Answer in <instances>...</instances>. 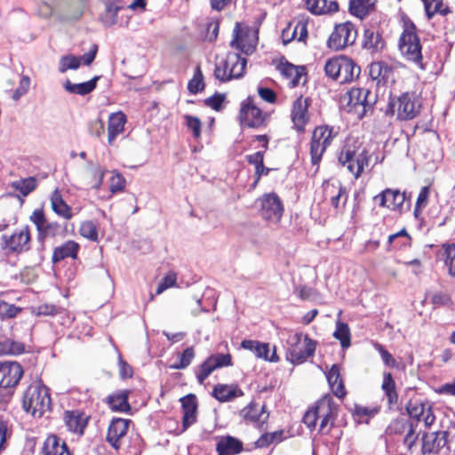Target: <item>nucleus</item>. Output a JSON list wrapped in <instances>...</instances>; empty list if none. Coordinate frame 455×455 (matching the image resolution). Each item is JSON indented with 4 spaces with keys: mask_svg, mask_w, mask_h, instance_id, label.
<instances>
[{
    "mask_svg": "<svg viewBox=\"0 0 455 455\" xmlns=\"http://www.w3.org/2000/svg\"><path fill=\"white\" fill-rule=\"evenodd\" d=\"M188 89L193 94H196L204 89V77L199 67L196 68L193 78L188 82Z\"/></svg>",
    "mask_w": 455,
    "mask_h": 455,
    "instance_id": "obj_52",
    "label": "nucleus"
},
{
    "mask_svg": "<svg viewBox=\"0 0 455 455\" xmlns=\"http://www.w3.org/2000/svg\"><path fill=\"white\" fill-rule=\"evenodd\" d=\"M20 311H21L20 307H16L13 304H9L4 300H0V318L1 319L14 318Z\"/></svg>",
    "mask_w": 455,
    "mask_h": 455,
    "instance_id": "obj_56",
    "label": "nucleus"
},
{
    "mask_svg": "<svg viewBox=\"0 0 455 455\" xmlns=\"http://www.w3.org/2000/svg\"><path fill=\"white\" fill-rule=\"evenodd\" d=\"M324 72L332 80L347 84L359 76L361 68L351 58L341 55L329 59L324 65Z\"/></svg>",
    "mask_w": 455,
    "mask_h": 455,
    "instance_id": "obj_3",
    "label": "nucleus"
},
{
    "mask_svg": "<svg viewBox=\"0 0 455 455\" xmlns=\"http://www.w3.org/2000/svg\"><path fill=\"white\" fill-rule=\"evenodd\" d=\"M176 283V275L174 274L166 275L158 283L156 294H161L166 289L174 286Z\"/></svg>",
    "mask_w": 455,
    "mask_h": 455,
    "instance_id": "obj_64",
    "label": "nucleus"
},
{
    "mask_svg": "<svg viewBox=\"0 0 455 455\" xmlns=\"http://www.w3.org/2000/svg\"><path fill=\"white\" fill-rule=\"evenodd\" d=\"M52 399L49 389L41 382L32 383L28 387L22 397L24 411L35 418H41L51 410Z\"/></svg>",
    "mask_w": 455,
    "mask_h": 455,
    "instance_id": "obj_1",
    "label": "nucleus"
},
{
    "mask_svg": "<svg viewBox=\"0 0 455 455\" xmlns=\"http://www.w3.org/2000/svg\"><path fill=\"white\" fill-rule=\"evenodd\" d=\"M79 247L76 242L73 240L67 241L62 245L54 249L52 257V262L57 263L66 258L76 259Z\"/></svg>",
    "mask_w": 455,
    "mask_h": 455,
    "instance_id": "obj_29",
    "label": "nucleus"
},
{
    "mask_svg": "<svg viewBox=\"0 0 455 455\" xmlns=\"http://www.w3.org/2000/svg\"><path fill=\"white\" fill-rule=\"evenodd\" d=\"M225 99V94L216 92L212 96L204 100V105L215 111H220L222 108V103L224 102Z\"/></svg>",
    "mask_w": 455,
    "mask_h": 455,
    "instance_id": "obj_58",
    "label": "nucleus"
},
{
    "mask_svg": "<svg viewBox=\"0 0 455 455\" xmlns=\"http://www.w3.org/2000/svg\"><path fill=\"white\" fill-rule=\"evenodd\" d=\"M10 186L23 196H27L36 188L37 180L35 177L20 179L12 181Z\"/></svg>",
    "mask_w": 455,
    "mask_h": 455,
    "instance_id": "obj_38",
    "label": "nucleus"
},
{
    "mask_svg": "<svg viewBox=\"0 0 455 455\" xmlns=\"http://www.w3.org/2000/svg\"><path fill=\"white\" fill-rule=\"evenodd\" d=\"M370 157L366 148L355 149V147L346 144L338 155V162L340 165L347 167V171L357 179L369 165Z\"/></svg>",
    "mask_w": 455,
    "mask_h": 455,
    "instance_id": "obj_4",
    "label": "nucleus"
},
{
    "mask_svg": "<svg viewBox=\"0 0 455 455\" xmlns=\"http://www.w3.org/2000/svg\"><path fill=\"white\" fill-rule=\"evenodd\" d=\"M256 205L263 220L274 224L280 222L284 208L277 194L272 192L262 195L256 200Z\"/></svg>",
    "mask_w": 455,
    "mask_h": 455,
    "instance_id": "obj_9",
    "label": "nucleus"
},
{
    "mask_svg": "<svg viewBox=\"0 0 455 455\" xmlns=\"http://www.w3.org/2000/svg\"><path fill=\"white\" fill-rule=\"evenodd\" d=\"M90 417L79 410L66 411L64 421L69 431L83 435Z\"/></svg>",
    "mask_w": 455,
    "mask_h": 455,
    "instance_id": "obj_19",
    "label": "nucleus"
},
{
    "mask_svg": "<svg viewBox=\"0 0 455 455\" xmlns=\"http://www.w3.org/2000/svg\"><path fill=\"white\" fill-rule=\"evenodd\" d=\"M381 388L387 396L388 408L394 409L398 403V394L395 390V382L390 372L383 373V382Z\"/></svg>",
    "mask_w": 455,
    "mask_h": 455,
    "instance_id": "obj_32",
    "label": "nucleus"
},
{
    "mask_svg": "<svg viewBox=\"0 0 455 455\" xmlns=\"http://www.w3.org/2000/svg\"><path fill=\"white\" fill-rule=\"evenodd\" d=\"M180 401L183 411L182 431H185L196 421V396L189 394L181 397Z\"/></svg>",
    "mask_w": 455,
    "mask_h": 455,
    "instance_id": "obj_21",
    "label": "nucleus"
},
{
    "mask_svg": "<svg viewBox=\"0 0 455 455\" xmlns=\"http://www.w3.org/2000/svg\"><path fill=\"white\" fill-rule=\"evenodd\" d=\"M373 5L372 0H350L349 12L352 15L362 20L369 14Z\"/></svg>",
    "mask_w": 455,
    "mask_h": 455,
    "instance_id": "obj_35",
    "label": "nucleus"
},
{
    "mask_svg": "<svg viewBox=\"0 0 455 455\" xmlns=\"http://www.w3.org/2000/svg\"><path fill=\"white\" fill-rule=\"evenodd\" d=\"M128 391L113 394L108 397V403L116 411H127L131 409L128 403Z\"/></svg>",
    "mask_w": 455,
    "mask_h": 455,
    "instance_id": "obj_37",
    "label": "nucleus"
},
{
    "mask_svg": "<svg viewBox=\"0 0 455 455\" xmlns=\"http://www.w3.org/2000/svg\"><path fill=\"white\" fill-rule=\"evenodd\" d=\"M25 351L23 343L7 339L0 342V355H20Z\"/></svg>",
    "mask_w": 455,
    "mask_h": 455,
    "instance_id": "obj_42",
    "label": "nucleus"
},
{
    "mask_svg": "<svg viewBox=\"0 0 455 455\" xmlns=\"http://www.w3.org/2000/svg\"><path fill=\"white\" fill-rule=\"evenodd\" d=\"M66 231V228L61 226L57 221L46 222L42 232L39 233L40 238L48 236H56L63 235Z\"/></svg>",
    "mask_w": 455,
    "mask_h": 455,
    "instance_id": "obj_46",
    "label": "nucleus"
},
{
    "mask_svg": "<svg viewBox=\"0 0 455 455\" xmlns=\"http://www.w3.org/2000/svg\"><path fill=\"white\" fill-rule=\"evenodd\" d=\"M411 236L403 228L399 232L389 235L388 244L394 250H399L410 245Z\"/></svg>",
    "mask_w": 455,
    "mask_h": 455,
    "instance_id": "obj_41",
    "label": "nucleus"
},
{
    "mask_svg": "<svg viewBox=\"0 0 455 455\" xmlns=\"http://www.w3.org/2000/svg\"><path fill=\"white\" fill-rule=\"evenodd\" d=\"M29 219L36 225L38 234L42 232L45 223L47 222L44 211L41 209L35 210Z\"/></svg>",
    "mask_w": 455,
    "mask_h": 455,
    "instance_id": "obj_63",
    "label": "nucleus"
},
{
    "mask_svg": "<svg viewBox=\"0 0 455 455\" xmlns=\"http://www.w3.org/2000/svg\"><path fill=\"white\" fill-rule=\"evenodd\" d=\"M243 450V442L231 435L221 436L216 443L218 455H237Z\"/></svg>",
    "mask_w": 455,
    "mask_h": 455,
    "instance_id": "obj_22",
    "label": "nucleus"
},
{
    "mask_svg": "<svg viewBox=\"0 0 455 455\" xmlns=\"http://www.w3.org/2000/svg\"><path fill=\"white\" fill-rule=\"evenodd\" d=\"M80 67V58L68 54L63 56L60 60L59 71L60 73H65L68 69H77Z\"/></svg>",
    "mask_w": 455,
    "mask_h": 455,
    "instance_id": "obj_49",
    "label": "nucleus"
},
{
    "mask_svg": "<svg viewBox=\"0 0 455 455\" xmlns=\"http://www.w3.org/2000/svg\"><path fill=\"white\" fill-rule=\"evenodd\" d=\"M398 48L406 60L414 63L422 70L425 69L422 45L413 22H404L403 31L399 37Z\"/></svg>",
    "mask_w": 455,
    "mask_h": 455,
    "instance_id": "obj_2",
    "label": "nucleus"
},
{
    "mask_svg": "<svg viewBox=\"0 0 455 455\" xmlns=\"http://www.w3.org/2000/svg\"><path fill=\"white\" fill-rule=\"evenodd\" d=\"M231 46L236 48L245 54H251L255 49L253 45H245L243 42V39L239 36V23L235 24V28L234 29V38L230 43Z\"/></svg>",
    "mask_w": 455,
    "mask_h": 455,
    "instance_id": "obj_50",
    "label": "nucleus"
},
{
    "mask_svg": "<svg viewBox=\"0 0 455 455\" xmlns=\"http://www.w3.org/2000/svg\"><path fill=\"white\" fill-rule=\"evenodd\" d=\"M315 347L316 342L308 335L296 333L291 339L286 358L292 364H301L315 355Z\"/></svg>",
    "mask_w": 455,
    "mask_h": 455,
    "instance_id": "obj_8",
    "label": "nucleus"
},
{
    "mask_svg": "<svg viewBox=\"0 0 455 455\" xmlns=\"http://www.w3.org/2000/svg\"><path fill=\"white\" fill-rule=\"evenodd\" d=\"M241 347L252 352L257 358L271 363H276L279 361L275 347H273L271 355L269 354V343L260 342L259 340L244 339L241 342Z\"/></svg>",
    "mask_w": 455,
    "mask_h": 455,
    "instance_id": "obj_17",
    "label": "nucleus"
},
{
    "mask_svg": "<svg viewBox=\"0 0 455 455\" xmlns=\"http://www.w3.org/2000/svg\"><path fill=\"white\" fill-rule=\"evenodd\" d=\"M411 423V421L402 418L395 419L388 425L387 432L390 435H401L409 427V424Z\"/></svg>",
    "mask_w": 455,
    "mask_h": 455,
    "instance_id": "obj_54",
    "label": "nucleus"
},
{
    "mask_svg": "<svg viewBox=\"0 0 455 455\" xmlns=\"http://www.w3.org/2000/svg\"><path fill=\"white\" fill-rule=\"evenodd\" d=\"M336 339L339 340L341 347L347 349L351 345V334L347 323L338 321L336 323V329L333 332Z\"/></svg>",
    "mask_w": 455,
    "mask_h": 455,
    "instance_id": "obj_39",
    "label": "nucleus"
},
{
    "mask_svg": "<svg viewBox=\"0 0 455 455\" xmlns=\"http://www.w3.org/2000/svg\"><path fill=\"white\" fill-rule=\"evenodd\" d=\"M357 37V30L352 22L347 21L336 25L330 35L327 45L334 51H340L354 44Z\"/></svg>",
    "mask_w": 455,
    "mask_h": 455,
    "instance_id": "obj_11",
    "label": "nucleus"
},
{
    "mask_svg": "<svg viewBox=\"0 0 455 455\" xmlns=\"http://www.w3.org/2000/svg\"><path fill=\"white\" fill-rule=\"evenodd\" d=\"M387 71V66L381 61L373 62L369 67V75L373 81L377 80L378 83H379L381 79L385 78Z\"/></svg>",
    "mask_w": 455,
    "mask_h": 455,
    "instance_id": "obj_53",
    "label": "nucleus"
},
{
    "mask_svg": "<svg viewBox=\"0 0 455 455\" xmlns=\"http://www.w3.org/2000/svg\"><path fill=\"white\" fill-rule=\"evenodd\" d=\"M130 419L114 418L108 428L107 442L116 450L120 448V440L127 434Z\"/></svg>",
    "mask_w": 455,
    "mask_h": 455,
    "instance_id": "obj_18",
    "label": "nucleus"
},
{
    "mask_svg": "<svg viewBox=\"0 0 455 455\" xmlns=\"http://www.w3.org/2000/svg\"><path fill=\"white\" fill-rule=\"evenodd\" d=\"M204 39L213 42L217 39L220 30V21L218 20H209L205 25Z\"/></svg>",
    "mask_w": 455,
    "mask_h": 455,
    "instance_id": "obj_55",
    "label": "nucleus"
},
{
    "mask_svg": "<svg viewBox=\"0 0 455 455\" xmlns=\"http://www.w3.org/2000/svg\"><path fill=\"white\" fill-rule=\"evenodd\" d=\"M23 373V368L19 363L0 361V387L7 389L16 387Z\"/></svg>",
    "mask_w": 455,
    "mask_h": 455,
    "instance_id": "obj_15",
    "label": "nucleus"
},
{
    "mask_svg": "<svg viewBox=\"0 0 455 455\" xmlns=\"http://www.w3.org/2000/svg\"><path fill=\"white\" fill-rule=\"evenodd\" d=\"M338 132L334 127L320 125L315 128L310 141L311 164L318 167L326 148L331 144Z\"/></svg>",
    "mask_w": 455,
    "mask_h": 455,
    "instance_id": "obj_7",
    "label": "nucleus"
},
{
    "mask_svg": "<svg viewBox=\"0 0 455 455\" xmlns=\"http://www.w3.org/2000/svg\"><path fill=\"white\" fill-rule=\"evenodd\" d=\"M80 235L91 241H98V229L95 223L92 220L84 221L79 228Z\"/></svg>",
    "mask_w": 455,
    "mask_h": 455,
    "instance_id": "obj_51",
    "label": "nucleus"
},
{
    "mask_svg": "<svg viewBox=\"0 0 455 455\" xmlns=\"http://www.w3.org/2000/svg\"><path fill=\"white\" fill-rule=\"evenodd\" d=\"M184 118L186 119V124L188 128L192 131L193 136L195 138H199L201 135L202 127V123L200 119L196 116H192L189 115H186Z\"/></svg>",
    "mask_w": 455,
    "mask_h": 455,
    "instance_id": "obj_60",
    "label": "nucleus"
},
{
    "mask_svg": "<svg viewBox=\"0 0 455 455\" xmlns=\"http://www.w3.org/2000/svg\"><path fill=\"white\" fill-rule=\"evenodd\" d=\"M243 391L236 385H216L212 390V395L220 402H228L235 397L242 396Z\"/></svg>",
    "mask_w": 455,
    "mask_h": 455,
    "instance_id": "obj_30",
    "label": "nucleus"
},
{
    "mask_svg": "<svg viewBox=\"0 0 455 455\" xmlns=\"http://www.w3.org/2000/svg\"><path fill=\"white\" fill-rule=\"evenodd\" d=\"M195 357V350L193 347H187L179 355V361L171 365L172 369L182 370L188 367Z\"/></svg>",
    "mask_w": 455,
    "mask_h": 455,
    "instance_id": "obj_43",
    "label": "nucleus"
},
{
    "mask_svg": "<svg viewBox=\"0 0 455 455\" xmlns=\"http://www.w3.org/2000/svg\"><path fill=\"white\" fill-rule=\"evenodd\" d=\"M241 414L244 420L254 424L258 427H262L269 417V413L266 411V406L255 403H251L243 408Z\"/></svg>",
    "mask_w": 455,
    "mask_h": 455,
    "instance_id": "obj_20",
    "label": "nucleus"
},
{
    "mask_svg": "<svg viewBox=\"0 0 455 455\" xmlns=\"http://www.w3.org/2000/svg\"><path fill=\"white\" fill-rule=\"evenodd\" d=\"M374 347L379 351L385 365L390 368H396L398 366L395 359L382 345L375 343Z\"/></svg>",
    "mask_w": 455,
    "mask_h": 455,
    "instance_id": "obj_57",
    "label": "nucleus"
},
{
    "mask_svg": "<svg viewBox=\"0 0 455 455\" xmlns=\"http://www.w3.org/2000/svg\"><path fill=\"white\" fill-rule=\"evenodd\" d=\"M267 117L268 115L263 113V111L254 104L251 97L247 98L246 100L242 103L240 118L243 125L251 128H259L265 125Z\"/></svg>",
    "mask_w": 455,
    "mask_h": 455,
    "instance_id": "obj_14",
    "label": "nucleus"
},
{
    "mask_svg": "<svg viewBox=\"0 0 455 455\" xmlns=\"http://www.w3.org/2000/svg\"><path fill=\"white\" fill-rule=\"evenodd\" d=\"M29 86L30 78L28 76H23L20 81L18 88L12 93V100L15 101L19 100L23 95H25L28 92Z\"/></svg>",
    "mask_w": 455,
    "mask_h": 455,
    "instance_id": "obj_59",
    "label": "nucleus"
},
{
    "mask_svg": "<svg viewBox=\"0 0 455 455\" xmlns=\"http://www.w3.org/2000/svg\"><path fill=\"white\" fill-rule=\"evenodd\" d=\"M246 64L247 60L239 53L228 52L226 59L216 63L214 76L222 83L239 79L244 75Z\"/></svg>",
    "mask_w": 455,
    "mask_h": 455,
    "instance_id": "obj_5",
    "label": "nucleus"
},
{
    "mask_svg": "<svg viewBox=\"0 0 455 455\" xmlns=\"http://www.w3.org/2000/svg\"><path fill=\"white\" fill-rule=\"evenodd\" d=\"M214 371L210 362L206 359L198 369L196 379L200 384H203L209 375Z\"/></svg>",
    "mask_w": 455,
    "mask_h": 455,
    "instance_id": "obj_62",
    "label": "nucleus"
},
{
    "mask_svg": "<svg viewBox=\"0 0 455 455\" xmlns=\"http://www.w3.org/2000/svg\"><path fill=\"white\" fill-rule=\"evenodd\" d=\"M362 45L372 53L381 51L385 46V41L376 28H369L364 29Z\"/></svg>",
    "mask_w": 455,
    "mask_h": 455,
    "instance_id": "obj_24",
    "label": "nucleus"
},
{
    "mask_svg": "<svg viewBox=\"0 0 455 455\" xmlns=\"http://www.w3.org/2000/svg\"><path fill=\"white\" fill-rule=\"evenodd\" d=\"M419 108L420 104L415 94L404 92L396 100L390 99L385 109V114L387 116H394L396 113L398 119L411 120L419 114Z\"/></svg>",
    "mask_w": 455,
    "mask_h": 455,
    "instance_id": "obj_6",
    "label": "nucleus"
},
{
    "mask_svg": "<svg viewBox=\"0 0 455 455\" xmlns=\"http://www.w3.org/2000/svg\"><path fill=\"white\" fill-rule=\"evenodd\" d=\"M307 10L315 15L329 14L338 12L339 4L332 0H307Z\"/></svg>",
    "mask_w": 455,
    "mask_h": 455,
    "instance_id": "obj_26",
    "label": "nucleus"
},
{
    "mask_svg": "<svg viewBox=\"0 0 455 455\" xmlns=\"http://www.w3.org/2000/svg\"><path fill=\"white\" fill-rule=\"evenodd\" d=\"M207 360L214 370L233 365L232 356L230 354H213L210 355Z\"/></svg>",
    "mask_w": 455,
    "mask_h": 455,
    "instance_id": "obj_45",
    "label": "nucleus"
},
{
    "mask_svg": "<svg viewBox=\"0 0 455 455\" xmlns=\"http://www.w3.org/2000/svg\"><path fill=\"white\" fill-rule=\"evenodd\" d=\"M126 116L122 112L113 113L109 116L108 125V140L112 144L117 135L124 132Z\"/></svg>",
    "mask_w": 455,
    "mask_h": 455,
    "instance_id": "obj_28",
    "label": "nucleus"
},
{
    "mask_svg": "<svg viewBox=\"0 0 455 455\" xmlns=\"http://www.w3.org/2000/svg\"><path fill=\"white\" fill-rule=\"evenodd\" d=\"M42 455H72L64 441L56 435H50L44 441Z\"/></svg>",
    "mask_w": 455,
    "mask_h": 455,
    "instance_id": "obj_25",
    "label": "nucleus"
},
{
    "mask_svg": "<svg viewBox=\"0 0 455 455\" xmlns=\"http://www.w3.org/2000/svg\"><path fill=\"white\" fill-rule=\"evenodd\" d=\"M30 231L28 226L17 228L11 235H2V247L8 253H23L30 249Z\"/></svg>",
    "mask_w": 455,
    "mask_h": 455,
    "instance_id": "obj_12",
    "label": "nucleus"
},
{
    "mask_svg": "<svg viewBox=\"0 0 455 455\" xmlns=\"http://www.w3.org/2000/svg\"><path fill=\"white\" fill-rule=\"evenodd\" d=\"M325 407L330 410V400H321L317 403L316 406L308 410L304 417L303 422L309 427L314 428L316 425V420L320 413L324 411Z\"/></svg>",
    "mask_w": 455,
    "mask_h": 455,
    "instance_id": "obj_34",
    "label": "nucleus"
},
{
    "mask_svg": "<svg viewBox=\"0 0 455 455\" xmlns=\"http://www.w3.org/2000/svg\"><path fill=\"white\" fill-rule=\"evenodd\" d=\"M327 192H331L333 194L331 197V204L335 209H339L340 203L342 207L345 206L347 200V188L341 185V183H338V185L331 184L326 188Z\"/></svg>",
    "mask_w": 455,
    "mask_h": 455,
    "instance_id": "obj_33",
    "label": "nucleus"
},
{
    "mask_svg": "<svg viewBox=\"0 0 455 455\" xmlns=\"http://www.w3.org/2000/svg\"><path fill=\"white\" fill-rule=\"evenodd\" d=\"M122 7L115 1L107 2L100 20L105 27H112L117 22V13Z\"/></svg>",
    "mask_w": 455,
    "mask_h": 455,
    "instance_id": "obj_36",
    "label": "nucleus"
},
{
    "mask_svg": "<svg viewBox=\"0 0 455 455\" xmlns=\"http://www.w3.org/2000/svg\"><path fill=\"white\" fill-rule=\"evenodd\" d=\"M387 193L388 195V209L402 212L406 201V194L391 188H387Z\"/></svg>",
    "mask_w": 455,
    "mask_h": 455,
    "instance_id": "obj_40",
    "label": "nucleus"
},
{
    "mask_svg": "<svg viewBox=\"0 0 455 455\" xmlns=\"http://www.w3.org/2000/svg\"><path fill=\"white\" fill-rule=\"evenodd\" d=\"M429 194H430L429 186H425V187L421 188L419 194L418 196L417 201H416V204H415V210H414L415 213L418 211H420L427 206V204L428 203Z\"/></svg>",
    "mask_w": 455,
    "mask_h": 455,
    "instance_id": "obj_61",
    "label": "nucleus"
},
{
    "mask_svg": "<svg viewBox=\"0 0 455 455\" xmlns=\"http://www.w3.org/2000/svg\"><path fill=\"white\" fill-rule=\"evenodd\" d=\"M428 404L423 403L421 401H410L406 405V411L410 417L416 419L418 421L424 416Z\"/></svg>",
    "mask_w": 455,
    "mask_h": 455,
    "instance_id": "obj_44",
    "label": "nucleus"
},
{
    "mask_svg": "<svg viewBox=\"0 0 455 455\" xmlns=\"http://www.w3.org/2000/svg\"><path fill=\"white\" fill-rule=\"evenodd\" d=\"M451 434V430L425 433L422 435V453L424 455L437 454L443 448L450 452L452 448V438L450 437Z\"/></svg>",
    "mask_w": 455,
    "mask_h": 455,
    "instance_id": "obj_13",
    "label": "nucleus"
},
{
    "mask_svg": "<svg viewBox=\"0 0 455 455\" xmlns=\"http://www.w3.org/2000/svg\"><path fill=\"white\" fill-rule=\"evenodd\" d=\"M283 431H275L273 433H266L260 435V437L255 442V445L258 448L267 447L275 442H280L283 439Z\"/></svg>",
    "mask_w": 455,
    "mask_h": 455,
    "instance_id": "obj_47",
    "label": "nucleus"
},
{
    "mask_svg": "<svg viewBox=\"0 0 455 455\" xmlns=\"http://www.w3.org/2000/svg\"><path fill=\"white\" fill-rule=\"evenodd\" d=\"M445 266L448 267L449 275L455 277V243L444 244Z\"/></svg>",
    "mask_w": 455,
    "mask_h": 455,
    "instance_id": "obj_48",
    "label": "nucleus"
},
{
    "mask_svg": "<svg viewBox=\"0 0 455 455\" xmlns=\"http://www.w3.org/2000/svg\"><path fill=\"white\" fill-rule=\"evenodd\" d=\"M100 79V76H96L91 80L80 84H73L68 79L64 83L63 87L69 93L84 96L95 90Z\"/></svg>",
    "mask_w": 455,
    "mask_h": 455,
    "instance_id": "obj_27",
    "label": "nucleus"
},
{
    "mask_svg": "<svg viewBox=\"0 0 455 455\" xmlns=\"http://www.w3.org/2000/svg\"><path fill=\"white\" fill-rule=\"evenodd\" d=\"M277 69L284 78L290 79L289 86L291 88L296 87L299 84L300 78L306 75L304 67L295 66L286 60L281 61Z\"/></svg>",
    "mask_w": 455,
    "mask_h": 455,
    "instance_id": "obj_23",
    "label": "nucleus"
},
{
    "mask_svg": "<svg viewBox=\"0 0 455 455\" xmlns=\"http://www.w3.org/2000/svg\"><path fill=\"white\" fill-rule=\"evenodd\" d=\"M311 104L309 98H303L302 95L298 97L292 104L291 108V121L299 132H303L306 124L309 121L308 108Z\"/></svg>",
    "mask_w": 455,
    "mask_h": 455,
    "instance_id": "obj_16",
    "label": "nucleus"
},
{
    "mask_svg": "<svg viewBox=\"0 0 455 455\" xmlns=\"http://www.w3.org/2000/svg\"><path fill=\"white\" fill-rule=\"evenodd\" d=\"M52 211L59 216L65 220H70L73 217L72 209L63 200L62 195L58 188H56L50 197Z\"/></svg>",
    "mask_w": 455,
    "mask_h": 455,
    "instance_id": "obj_31",
    "label": "nucleus"
},
{
    "mask_svg": "<svg viewBox=\"0 0 455 455\" xmlns=\"http://www.w3.org/2000/svg\"><path fill=\"white\" fill-rule=\"evenodd\" d=\"M347 94L349 111H354L359 118L371 112L377 101V95L366 88H352Z\"/></svg>",
    "mask_w": 455,
    "mask_h": 455,
    "instance_id": "obj_10",
    "label": "nucleus"
}]
</instances>
